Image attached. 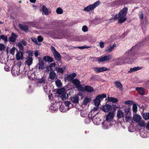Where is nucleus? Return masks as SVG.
<instances>
[{
  "label": "nucleus",
  "instance_id": "obj_1",
  "mask_svg": "<svg viewBox=\"0 0 149 149\" xmlns=\"http://www.w3.org/2000/svg\"><path fill=\"white\" fill-rule=\"evenodd\" d=\"M127 13V8L125 7L118 14H116L114 16L113 19L114 20H118L120 23L124 22L127 19L126 15Z\"/></svg>",
  "mask_w": 149,
  "mask_h": 149
},
{
  "label": "nucleus",
  "instance_id": "obj_2",
  "mask_svg": "<svg viewBox=\"0 0 149 149\" xmlns=\"http://www.w3.org/2000/svg\"><path fill=\"white\" fill-rule=\"evenodd\" d=\"M100 3L99 1H97L93 4L89 5L86 7H85L84 10L86 12H89L94 10L99 5Z\"/></svg>",
  "mask_w": 149,
  "mask_h": 149
},
{
  "label": "nucleus",
  "instance_id": "obj_3",
  "mask_svg": "<svg viewBox=\"0 0 149 149\" xmlns=\"http://www.w3.org/2000/svg\"><path fill=\"white\" fill-rule=\"evenodd\" d=\"M133 52L132 49H131L126 52L123 55L124 57L128 63L130 61V59L132 58Z\"/></svg>",
  "mask_w": 149,
  "mask_h": 149
},
{
  "label": "nucleus",
  "instance_id": "obj_4",
  "mask_svg": "<svg viewBox=\"0 0 149 149\" xmlns=\"http://www.w3.org/2000/svg\"><path fill=\"white\" fill-rule=\"evenodd\" d=\"M112 57L111 55L109 54L103 56L98 57L97 58V59L99 62H102L110 60L112 58Z\"/></svg>",
  "mask_w": 149,
  "mask_h": 149
},
{
  "label": "nucleus",
  "instance_id": "obj_5",
  "mask_svg": "<svg viewBox=\"0 0 149 149\" xmlns=\"http://www.w3.org/2000/svg\"><path fill=\"white\" fill-rule=\"evenodd\" d=\"M93 69L94 71L97 73L102 72L109 70V69L104 66L101 67H94L93 68Z\"/></svg>",
  "mask_w": 149,
  "mask_h": 149
},
{
  "label": "nucleus",
  "instance_id": "obj_6",
  "mask_svg": "<svg viewBox=\"0 0 149 149\" xmlns=\"http://www.w3.org/2000/svg\"><path fill=\"white\" fill-rule=\"evenodd\" d=\"M116 60L117 61V63L118 65H121L128 63L123 56L119 57Z\"/></svg>",
  "mask_w": 149,
  "mask_h": 149
},
{
  "label": "nucleus",
  "instance_id": "obj_7",
  "mask_svg": "<svg viewBox=\"0 0 149 149\" xmlns=\"http://www.w3.org/2000/svg\"><path fill=\"white\" fill-rule=\"evenodd\" d=\"M46 83V79L44 78L39 79L37 81V85L38 86H42Z\"/></svg>",
  "mask_w": 149,
  "mask_h": 149
},
{
  "label": "nucleus",
  "instance_id": "obj_8",
  "mask_svg": "<svg viewBox=\"0 0 149 149\" xmlns=\"http://www.w3.org/2000/svg\"><path fill=\"white\" fill-rule=\"evenodd\" d=\"M53 55L56 59L58 61H59L60 64H58V65L59 66H61V63L60 60L61 58V56L60 55L57 51L54 53H53Z\"/></svg>",
  "mask_w": 149,
  "mask_h": 149
},
{
  "label": "nucleus",
  "instance_id": "obj_9",
  "mask_svg": "<svg viewBox=\"0 0 149 149\" xmlns=\"http://www.w3.org/2000/svg\"><path fill=\"white\" fill-rule=\"evenodd\" d=\"M46 65L43 61H40L37 65V67L40 71L42 70L45 68Z\"/></svg>",
  "mask_w": 149,
  "mask_h": 149
},
{
  "label": "nucleus",
  "instance_id": "obj_10",
  "mask_svg": "<svg viewBox=\"0 0 149 149\" xmlns=\"http://www.w3.org/2000/svg\"><path fill=\"white\" fill-rule=\"evenodd\" d=\"M114 116V113L113 112H110L106 116L105 120L111 122V120L113 119Z\"/></svg>",
  "mask_w": 149,
  "mask_h": 149
},
{
  "label": "nucleus",
  "instance_id": "obj_11",
  "mask_svg": "<svg viewBox=\"0 0 149 149\" xmlns=\"http://www.w3.org/2000/svg\"><path fill=\"white\" fill-rule=\"evenodd\" d=\"M116 46V44L114 43L113 45H109L105 49V51L108 52H111L114 49V48Z\"/></svg>",
  "mask_w": 149,
  "mask_h": 149
},
{
  "label": "nucleus",
  "instance_id": "obj_12",
  "mask_svg": "<svg viewBox=\"0 0 149 149\" xmlns=\"http://www.w3.org/2000/svg\"><path fill=\"white\" fill-rule=\"evenodd\" d=\"M49 78L52 80L56 79H57L58 77V75L56 74V73L54 71H50L49 74Z\"/></svg>",
  "mask_w": 149,
  "mask_h": 149
},
{
  "label": "nucleus",
  "instance_id": "obj_13",
  "mask_svg": "<svg viewBox=\"0 0 149 149\" xmlns=\"http://www.w3.org/2000/svg\"><path fill=\"white\" fill-rule=\"evenodd\" d=\"M91 118H92L93 122L94 124L98 125L100 123L99 122L101 120L99 117L97 116L96 115H95L93 116H92Z\"/></svg>",
  "mask_w": 149,
  "mask_h": 149
},
{
  "label": "nucleus",
  "instance_id": "obj_14",
  "mask_svg": "<svg viewBox=\"0 0 149 149\" xmlns=\"http://www.w3.org/2000/svg\"><path fill=\"white\" fill-rule=\"evenodd\" d=\"M135 89L141 95H143L145 93V90L143 87H137Z\"/></svg>",
  "mask_w": 149,
  "mask_h": 149
},
{
  "label": "nucleus",
  "instance_id": "obj_15",
  "mask_svg": "<svg viewBox=\"0 0 149 149\" xmlns=\"http://www.w3.org/2000/svg\"><path fill=\"white\" fill-rule=\"evenodd\" d=\"M111 124V122L106 120H105L104 123H102L103 127L104 129L108 128Z\"/></svg>",
  "mask_w": 149,
  "mask_h": 149
},
{
  "label": "nucleus",
  "instance_id": "obj_16",
  "mask_svg": "<svg viewBox=\"0 0 149 149\" xmlns=\"http://www.w3.org/2000/svg\"><path fill=\"white\" fill-rule=\"evenodd\" d=\"M111 109V106L109 104H106L103 106L102 108V110L105 112L108 111Z\"/></svg>",
  "mask_w": 149,
  "mask_h": 149
},
{
  "label": "nucleus",
  "instance_id": "obj_17",
  "mask_svg": "<svg viewBox=\"0 0 149 149\" xmlns=\"http://www.w3.org/2000/svg\"><path fill=\"white\" fill-rule=\"evenodd\" d=\"M142 67L139 66L134 67L133 68H131L127 72L128 73H130L136 71L142 68Z\"/></svg>",
  "mask_w": 149,
  "mask_h": 149
},
{
  "label": "nucleus",
  "instance_id": "obj_18",
  "mask_svg": "<svg viewBox=\"0 0 149 149\" xmlns=\"http://www.w3.org/2000/svg\"><path fill=\"white\" fill-rule=\"evenodd\" d=\"M141 116L139 115L136 114L133 116V119L134 121L136 123H138L141 120Z\"/></svg>",
  "mask_w": 149,
  "mask_h": 149
},
{
  "label": "nucleus",
  "instance_id": "obj_19",
  "mask_svg": "<svg viewBox=\"0 0 149 149\" xmlns=\"http://www.w3.org/2000/svg\"><path fill=\"white\" fill-rule=\"evenodd\" d=\"M41 11H42V14L44 13L45 15H47L49 14L48 10L47 8L45 6H42L41 8Z\"/></svg>",
  "mask_w": 149,
  "mask_h": 149
},
{
  "label": "nucleus",
  "instance_id": "obj_20",
  "mask_svg": "<svg viewBox=\"0 0 149 149\" xmlns=\"http://www.w3.org/2000/svg\"><path fill=\"white\" fill-rule=\"evenodd\" d=\"M16 57L17 60L22 59L23 57V54L21 52H19L17 53Z\"/></svg>",
  "mask_w": 149,
  "mask_h": 149
},
{
  "label": "nucleus",
  "instance_id": "obj_21",
  "mask_svg": "<svg viewBox=\"0 0 149 149\" xmlns=\"http://www.w3.org/2000/svg\"><path fill=\"white\" fill-rule=\"evenodd\" d=\"M76 74L75 73H73L67 76V79L68 81H71L73 80V78L76 77Z\"/></svg>",
  "mask_w": 149,
  "mask_h": 149
},
{
  "label": "nucleus",
  "instance_id": "obj_22",
  "mask_svg": "<svg viewBox=\"0 0 149 149\" xmlns=\"http://www.w3.org/2000/svg\"><path fill=\"white\" fill-rule=\"evenodd\" d=\"M114 83L117 88L121 91L123 90L122 85L120 82L115 81L114 82Z\"/></svg>",
  "mask_w": 149,
  "mask_h": 149
},
{
  "label": "nucleus",
  "instance_id": "obj_23",
  "mask_svg": "<svg viewBox=\"0 0 149 149\" xmlns=\"http://www.w3.org/2000/svg\"><path fill=\"white\" fill-rule=\"evenodd\" d=\"M17 37V35L14 33H12L11 35L9 38V40L11 42H14L15 41Z\"/></svg>",
  "mask_w": 149,
  "mask_h": 149
},
{
  "label": "nucleus",
  "instance_id": "obj_24",
  "mask_svg": "<svg viewBox=\"0 0 149 149\" xmlns=\"http://www.w3.org/2000/svg\"><path fill=\"white\" fill-rule=\"evenodd\" d=\"M79 100V97L78 95H76L72 97L71 98V101L73 103H77L78 102Z\"/></svg>",
  "mask_w": 149,
  "mask_h": 149
},
{
  "label": "nucleus",
  "instance_id": "obj_25",
  "mask_svg": "<svg viewBox=\"0 0 149 149\" xmlns=\"http://www.w3.org/2000/svg\"><path fill=\"white\" fill-rule=\"evenodd\" d=\"M108 101L111 102L113 103H115L118 102V100L116 98L108 97Z\"/></svg>",
  "mask_w": 149,
  "mask_h": 149
},
{
  "label": "nucleus",
  "instance_id": "obj_26",
  "mask_svg": "<svg viewBox=\"0 0 149 149\" xmlns=\"http://www.w3.org/2000/svg\"><path fill=\"white\" fill-rule=\"evenodd\" d=\"M87 91L88 92H91L94 91L93 88L89 86H86L84 87V91Z\"/></svg>",
  "mask_w": 149,
  "mask_h": 149
},
{
  "label": "nucleus",
  "instance_id": "obj_27",
  "mask_svg": "<svg viewBox=\"0 0 149 149\" xmlns=\"http://www.w3.org/2000/svg\"><path fill=\"white\" fill-rule=\"evenodd\" d=\"M43 60L48 62H51L53 61V58L49 56H45L43 58Z\"/></svg>",
  "mask_w": 149,
  "mask_h": 149
},
{
  "label": "nucleus",
  "instance_id": "obj_28",
  "mask_svg": "<svg viewBox=\"0 0 149 149\" xmlns=\"http://www.w3.org/2000/svg\"><path fill=\"white\" fill-rule=\"evenodd\" d=\"M32 58L31 57H28L26 58V63L28 65L30 66L32 63Z\"/></svg>",
  "mask_w": 149,
  "mask_h": 149
},
{
  "label": "nucleus",
  "instance_id": "obj_29",
  "mask_svg": "<svg viewBox=\"0 0 149 149\" xmlns=\"http://www.w3.org/2000/svg\"><path fill=\"white\" fill-rule=\"evenodd\" d=\"M19 27L21 29L26 32L29 30L28 27L26 25L19 24Z\"/></svg>",
  "mask_w": 149,
  "mask_h": 149
},
{
  "label": "nucleus",
  "instance_id": "obj_30",
  "mask_svg": "<svg viewBox=\"0 0 149 149\" xmlns=\"http://www.w3.org/2000/svg\"><path fill=\"white\" fill-rule=\"evenodd\" d=\"M117 116L118 118H120L124 117V115L122 111L119 110L117 111Z\"/></svg>",
  "mask_w": 149,
  "mask_h": 149
},
{
  "label": "nucleus",
  "instance_id": "obj_31",
  "mask_svg": "<svg viewBox=\"0 0 149 149\" xmlns=\"http://www.w3.org/2000/svg\"><path fill=\"white\" fill-rule=\"evenodd\" d=\"M100 102V100L97 97L96 99L94 100V103L95 105V106H96L97 107L99 106Z\"/></svg>",
  "mask_w": 149,
  "mask_h": 149
},
{
  "label": "nucleus",
  "instance_id": "obj_32",
  "mask_svg": "<svg viewBox=\"0 0 149 149\" xmlns=\"http://www.w3.org/2000/svg\"><path fill=\"white\" fill-rule=\"evenodd\" d=\"M72 82L75 85L76 87L77 86H78L80 84L79 81L77 79H74L72 81Z\"/></svg>",
  "mask_w": 149,
  "mask_h": 149
},
{
  "label": "nucleus",
  "instance_id": "obj_33",
  "mask_svg": "<svg viewBox=\"0 0 149 149\" xmlns=\"http://www.w3.org/2000/svg\"><path fill=\"white\" fill-rule=\"evenodd\" d=\"M65 93V89L63 88L59 89L57 91V93L59 95H61L63 94V93Z\"/></svg>",
  "mask_w": 149,
  "mask_h": 149
},
{
  "label": "nucleus",
  "instance_id": "obj_34",
  "mask_svg": "<svg viewBox=\"0 0 149 149\" xmlns=\"http://www.w3.org/2000/svg\"><path fill=\"white\" fill-rule=\"evenodd\" d=\"M55 84L56 86L58 87H61L62 86V83L61 81L59 79H57L55 81Z\"/></svg>",
  "mask_w": 149,
  "mask_h": 149
},
{
  "label": "nucleus",
  "instance_id": "obj_35",
  "mask_svg": "<svg viewBox=\"0 0 149 149\" xmlns=\"http://www.w3.org/2000/svg\"><path fill=\"white\" fill-rule=\"evenodd\" d=\"M68 95L66 94V93H63V94L61 95V97L62 100H66L68 98Z\"/></svg>",
  "mask_w": 149,
  "mask_h": 149
},
{
  "label": "nucleus",
  "instance_id": "obj_36",
  "mask_svg": "<svg viewBox=\"0 0 149 149\" xmlns=\"http://www.w3.org/2000/svg\"><path fill=\"white\" fill-rule=\"evenodd\" d=\"M56 12L58 14H61L63 13V10L61 8L59 7L56 9Z\"/></svg>",
  "mask_w": 149,
  "mask_h": 149
},
{
  "label": "nucleus",
  "instance_id": "obj_37",
  "mask_svg": "<svg viewBox=\"0 0 149 149\" xmlns=\"http://www.w3.org/2000/svg\"><path fill=\"white\" fill-rule=\"evenodd\" d=\"M139 125L141 127H144L145 125V123L144 120H140L138 123Z\"/></svg>",
  "mask_w": 149,
  "mask_h": 149
},
{
  "label": "nucleus",
  "instance_id": "obj_38",
  "mask_svg": "<svg viewBox=\"0 0 149 149\" xmlns=\"http://www.w3.org/2000/svg\"><path fill=\"white\" fill-rule=\"evenodd\" d=\"M0 39H2L3 40L5 43L6 42L8 41L7 37L4 35H1L0 36Z\"/></svg>",
  "mask_w": 149,
  "mask_h": 149
},
{
  "label": "nucleus",
  "instance_id": "obj_39",
  "mask_svg": "<svg viewBox=\"0 0 149 149\" xmlns=\"http://www.w3.org/2000/svg\"><path fill=\"white\" fill-rule=\"evenodd\" d=\"M76 88L79 91H84V88L80 84H79L78 86H77Z\"/></svg>",
  "mask_w": 149,
  "mask_h": 149
},
{
  "label": "nucleus",
  "instance_id": "obj_40",
  "mask_svg": "<svg viewBox=\"0 0 149 149\" xmlns=\"http://www.w3.org/2000/svg\"><path fill=\"white\" fill-rule=\"evenodd\" d=\"M55 70L57 72L63 73L64 72V70L62 68H55Z\"/></svg>",
  "mask_w": 149,
  "mask_h": 149
},
{
  "label": "nucleus",
  "instance_id": "obj_41",
  "mask_svg": "<svg viewBox=\"0 0 149 149\" xmlns=\"http://www.w3.org/2000/svg\"><path fill=\"white\" fill-rule=\"evenodd\" d=\"M56 65V64L55 63H52L49 64V67L50 71H53V68L55 67Z\"/></svg>",
  "mask_w": 149,
  "mask_h": 149
},
{
  "label": "nucleus",
  "instance_id": "obj_42",
  "mask_svg": "<svg viewBox=\"0 0 149 149\" xmlns=\"http://www.w3.org/2000/svg\"><path fill=\"white\" fill-rule=\"evenodd\" d=\"M107 96L105 94H102L100 95L97 97L100 100H101L106 97Z\"/></svg>",
  "mask_w": 149,
  "mask_h": 149
},
{
  "label": "nucleus",
  "instance_id": "obj_43",
  "mask_svg": "<svg viewBox=\"0 0 149 149\" xmlns=\"http://www.w3.org/2000/svg\"><path fill=\"white\" fill-rule=\"evenodd\" d=\"M90 99L88 97H86L84 98L83 102V104L84 105H86L89 102Z\"/></svg>",
  "mask_w": 149,
  "mask_h": 149
},
{
  "label": "nucleus",
  "instance_id": "obj_44",
  "mask_svg": "<svg viewBox=\"0 0 149 149\" xmlns=\"http://www.w3.org/2000/svg\"><path fill=\"white\" fill-rule=\"evenodd\" d=\"M87 112L85 110L81 111V115L82 117H85L87 115Z\"/></svg>",
  "mask_w": 149,
  "mask_h": 149
},
{
  "label": "nucleus",
  "instance_id": "obj_45",
  "mask_svg": "<svg viewBox=\"0 0 149 149\" xmlns=\"http://www.w3.org/2000/svg\"><path fill=\"white\" fill-rule=\"evenodd\" d=\"M32 40L36 44L39 45H40V43L38 42L36 38L32 37L31 38Z\"/></svg>",
  "mask_w": 149,
  "mask_h": 149
},
{
  "label": "nucleus",
  "instance_id": "obj_46",
  "mask_svg": "<svg viewBox=\"0 0 149 149\" xmlns=\"http://www.w3.org/2000/svg\"><path fill=\"white\" fill-rule=\"evenodd\" d=\"M132 117L131 115H129L126 116L125 120L127 122H129L132 120Z\"/></svg>",
  "mask_w": 149,
  "mask_h": 149
},
{
  "label": "nucleus",
  "instance_id": "obj_47",
  "mask_svg": "<svg viewBox=\"0 0 149 149\" xmlns=\"http://www.w3.org/2000/svg\"><path fill=\"white\" fill-rule=\"evenodd\" d=\"M137 105L135 104H134L133 106V111L134 112L136 113L137 111Z\"/></svg>",
  "mask_w": 149,
  "mask_h": 149
},
{
  "label": "nucleus",
  "instance_id": "obj_48",
  "mask_svg": "<svg viewBox=\"0 0 149 149\" xmlns=\"http://www.w3.org/2000/svg\"><path fill=\"white\" fill-rule=\"evenodd\" d=\"M91 47H92L91 46H88L86 45H84L81 47H78L77 48L78 49H88Z\"/></svg>",
  "mask_w": 149,
  "mask_h": 149
},
{
  "label": "nucleus",
  "instance_id": "obj_49",
  "mask_svg": "<svg viewBox=\"0 0 149 149\" xmlns=\"http://www.w3.org/2000/svg\"><path fill=\"white\" fill-rule=\"evenodd\" d=\"M88 28L87 26L86 25L84 26L82 29V31L84 32H87L88 31Z\"/></svg>",
  "mask_w": 149,
  "mask_h": 149
},
{
  "label": "nucleus",
  "instance_id": "obj_50",
  "mask_svg": "<svg viewBox=\"0 0 149 149\" xmlns=\"http://www.w3.org/2000/svg\"><path fill=\"white\" fill-rule=\"evenodd\" d=\"M17 46H18L20 50H23V47L21 43H19L17 44Z\"/></svg>",
  "mask_w": 149,
  "mask_h": 149
},
{
  "label": "nucleus",
  "instance_id": "obj_51",
  "mask_svg": "<svg viewBox=\"0 0 149 149\" xmlns=\"http://www.w3.org/2000/svg\"><path fill=\"white\" fill-rule=\"evenodd\" d=\"M16 50V48L15 47H13L11 49L10 51V53L12 54V55H14V54L15 53V51Z\"/></svg>",
  "mask_w": 149,
  "mask_h": 149
},
{
  "label": "nucleus",
  "instance_id": "obj_52",
  "mask_svg": "<svg viewBox=\"0 0 149 149\" xmlns=\"http://www.w3.org/2000/svg\"><path fill=\"white\" fill-rule=\"evenodd\" d=\"M143 118L145 120H148L149 119V113H146L144 114Z\"/></svg>",
  "mask_w": 149,
  "mask_h": 149
},
{
  "label": "nucleus",
  "instance_id": "obj_53",
  "mask_svg": "<svg viewBox=\"0 0 149 149\" xmlns=\"http://www.w3.org/2000/svg\"><path fill=\"white\" fill-rule=\"evenodd\" d=\"M97 109L98 108L97 107H94L93 109L91 111V113H95L94 114L95 115V114H97V113L95 112V111L97 110Z\"/></svg>",
  "mask_w": 149,
  "mask_h": 149
},
{
  "label": "nucleus",
  "instance_id": "obj_54",
  "mask_svg": "<svg viewBox=\"0 0 149 149\" xmlns=\"http://www.w3.org/2000/svg\"><path fill=\"white\" fill-rule=\"evenodd\" d=\"M130 108H126L124 109V111L126 113L128 114L129 113H130Z\"/></svg>",
  "mask_w": 149,
  "mask_h": 149
},
{
  "label": "nucleus",
  "instance_id": "obj_55",
  "mask_svg": "<svg viewBox=\"0 0 149 149\" xmlns=\"http://www.w3.org/2000/svg\"><path fill=\"white\" fill-rule=\"evenodd\" d=\"M20 43L24 46H26L27 45V42L23 39L21 40L20 41Z\"/></svg>",
  "mask_w": 149,
  "mask_h": 149
},
{
  "label": "nucleus",
  "instance_id": "obj_56",
  "mask_svg": "<svg viewBox=\"0 0 149 149\" xmlns=\"http://www.w3.org/2000/svg\"><path fill=\"white\" fill-rule=\"evenodd\" d=\"M65 108L64 107L62 106H61L60 107V111L61 112H64L66 111V109H64Z\"/></svg>",
  "mask_w": 149,
  "mask_h": 149
},
{
  "label": "nucleus",
  "instance_id": "obj_57",
  "mask_svg": "<svg viewBox=\"0 0 149 149\" xmlns=\"http://www.w3.org/2000/svg\"><path fill=\"white\" fill-rule=\"evenodd\" d=\"M43 40V38L40 36H39L38 37V42H41Z\"/></svg>",
  "mask_w": 149,
  "mask_h": 149
},
{
  "label": "nucleus",
  "instance_id": "obj_58",
  "mask_svg": "<svg viewBox=\"0 0 149 149\" xmlns=\"http://www.w3.org/2000/svg\"><path fill=\"white\" fill-rule=\"evenodd\" d=\"M42 86H43V89H44V91L46 92H47V83H46L45 84Z\"/></svg>",
  "mask_w": 149,
  "mask_h": 149
},
{
  "label": "nucleus",
  "instance_id": "obj_59",
  "mask_svg": "<svg viewBox=\"0 0 149 149\" xmlns=\"http://www.w3.org/2000/svg\"><path fill=\"white\" fill-rule=\"evenodd\" d=\"M5 47V46L3 44L0 43V51L4 49Z\"/></svg>",
  "mask_w": 149,
  "mask_h": 149
},
{
  "label": "nucleus",
  "instance_id": "obj_60",
  "mask_svg": "<svg viewBox=\"0 0 149 149\" xmlns=\"http://www.w3.org/2000/svg\"><path fill=\"white\" fill-rule=\"evenodd\" d=\"M132 101L131 100H127L125 101L124 103L127 104H132Z\"/></svg>",
  "mask_w": 149,
  "mask_h": 149
},
{
  "label": "nucleus",
  "instance_id": "obj_61",
  "mask_svg": "<svg viewBox=\"0 0 149 149\" xmlns=\"http://www.w3.org/2000/svg\"><path fill=\"white\" fill-rule=\"evenodd\" d=\"M99 45L100 47L102 48L104 47V42L103 41H101L99 43Z\"/></svg>",
  "mask_w": 149,
  "mask_h": 149
},
{
  "label": "nucleus",
  "instance_id": "obj_62",
  "mask_svg": "<svg viewBox=\"0 0 149 149\" xmlns=\"http://www.w3.org/2000/svg\"><path fill=\"white\" fill-rule=\"evenodd\" d=\"M11 72L13 75L14 76H16V75H18V74L17 72L16 71L15 72V70H12L11 71Z\"/></svg>",
  "mask_w": 149,
  "mask_h": 149
},
{
  "label": "nucleus",
  "instance_id": "obj_63",
  "mask_svg": "<svg viewBox=\"0 0 149 149\" xmlns=\"http://www.w3.org/2000/svg\"><path fill=\"white\" fill-rule=\"evenodd\" d=\"M140 18L142 19H143L144 18V14L142 12H141L139 15Z\"/></svg>",
  "mask_w": 149,
  "mask_h": 149
},
{
  "label": "nucleus",
  "instance_id": "obj_64",
  "mask_svg": "<svg viewBox=\"0 0 149 149\" xmlns=\"http://www.w3.org/2000/svg\"><path fill=\"white\" fill-rule=\"evenodd\" d=\"M34 54L35 56L36 57L40 55V53L39 51L38 50H36L34 53Z\"/></svg>",
  "mask_w": 149,
  "mask_h": 149
}]
</instances>
